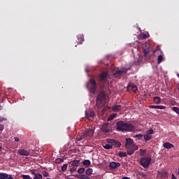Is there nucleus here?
I'll use <instances>...</instances> for the list:
<instances>
[{
  "mask_svg": "<svg viewBox=\"0 0 179 179\" xmlns=\"http://www.w3.org/2000/svg\"><path fill=\"white\" fill-rule=\"evenodd\" d=\"M116 129L119 132H132L135 129V126L123 121H119L116 123Z\"/></svg>",
  "mask_w": 179,
  "mask_h": 179,
  "instance_id": "obj_1",
  "label": "nucleus"
},
{
  "mask_svg": "<svg viewBox=\"0 0 179 179\" xmlns=\"http://www.w3.org/2000/svg\"><path fill=\"white\" fill-rule=\"evenodd\" d=\"M134 138H138V139H142L143 138V135L138 134L134 136Z\"/></svg>",
  "mask_w": 179,
  "mask_h": 179,
  "instance_id": "obj_41",
  "label": "nucleus"
},
{
  "mask_svg": "<svg viewBox=\"0 0 179 179\" xmlns=\"http://www.w3.org/2000/svg\"><path fill=\"white\" fill-rule=\"evenodd\" d=\"M85 174L87 176H92L93 174V169L92 168H89L86 170Z\"/></svg>",
  "mask_w": 179,
  "mask_h": 179,
  "instance_id": "obj_26",
  "label": "nucleus"
},
{
  "mask_svg": "<svg viewBox=\"0 0 179 179\" xmlns=\"http://www.w3.org/2000/svg\"><path fill=\"white\" fill-rule=\"evenodd\" d=\"M112 110L113 111H115L116 113H118V111H121V106L120 105H115L112 107Z\"/></svg>",
  "mask_w": 179,
  "mask_h": 179,
  "instance_id": "obj_20",
  "label": "nucleus"
},
{
  "mask_svg": "<svg viewBox=\"0 0 179 179\" xmlns=\"http://www.w3.org/2000/svg\"><path fill=\"white\" fill-rule=\"evenodd\" d=\"M47 179H51V178H48Z\"/></svg>",
  "mask_w": 179,
  "mask_h": 179,
  "instance_id": "obj_54",
  "label": "nucleus"
},
{
  "mask_svg": "<svg viewBox=\"0 0 179 179\" xmlns=\"http://www.w3.org/2000/svg\"><path fill=\"white\" fill-rule=\"evenodd\" d=\"M103 147L104 148V149H113V145H110V144H106L105 145H103Z\"/></svg>",
  "mask_w": 179,
  "mask_h": 179,
  "instance_id": "obj_36",
  "label": "nucleus"
},
{
  "mask_svg": "<svg viewBox=\"0 0 179 179\" xmlns=\"http://www.w3.org/2000/svg\"><path fill=\"white\" fill-rule=\"evenodd\" d=\"M71 166L74 167H79V166H80V161L77 159H73L71 162Z\"/></svg>",
  "mask_w": 179,
  "mask_h": 179,
  "instance_id": "obj_15",
  "label": "nucleus"
},
{
  "mask_svg": "<svg viewBox=\"0 0 179 179\" xmlns=\"http://www.w3.org/2000/svg\"><path fill=\"white\" fill-rule=\"evenodd\" d=\"M76 177H77V178H80V179H90V177H89L86 175H76Z\"/></svg>",
  "mask_w": 179,
  "mask_h": 179,
  "instance_id": "obj_23",
  "label": "nucleus"
},
{
  "mask_svg": "<svg viewBox=\"0 0 179 179\" xmlns=\"http://www.w3.org/2000/svg\"><path fill=\"white\" fill-rule=\"evenodd\" d=\"M163 146H164V148H165V149H171V148H174V145H173L169 142L164 143L163 144Z\"/></svg>",
  "mask_w": 179,
  "mask_h": 179,
  "instance_id": "obj_17",
  "label": "nucleus"
},
{
  "mask_svg": "<svg viewBox=\"0 0 179 179\" xmlns=\"http://www.w3.org/2000/svg\"><path fill=\"white\" fill-rule=\"evenodd\" d=\"M108 143H111L113 146H115L116 148H121V143L115 139H109L108 140Z\"/></svg>",
  "mask_w": 179,
  "mask_h": 179,
  "instance_id": "obj_10",
  "label": "nucleus"
},
{
  "mask_svg": "<svg viewBox=\"0 0 179 179\" xmlns=\"http://www.w3.org/2000/svg\"><path fill=\"white\" fill-rule=\"evenodd\" d=\"M101 80H106L107 79L108 74L106 72H102L99 75Z\"/></svg>",
  "mask_w": 179,
  "mask_h": 179,
  "instance_id": "obj_16",
  "label": "nucleus"
},
{
  "mask_svg": "<svg viewBox=\"0 0 179 179\" xmlns=\"http://www.w3.org/2000/svg\"><path fill=\"white\" fill-rule=\"evenodd\" d=\"M173 111L176 113V114H178L179 115V108L178 107H173L172 108Z\"/></svg>",
  "mask_w": 179,
  "mask_h": 179,
  "instance_id": "obj_38",
  "label": "nucleus"
},
{
  "mask_svg": "<svg viewBox=\"0 0 179 179\" xmlns=\"http://www.w3.org/2000/svg\"><path fill=\"white\" fill-rule=\"evenodd\" d=\"M149 35L145 34V33H141L139 35V39L140 40H145V38H148Z\"/></svg>",
  "mask_w": 179,
  "mask_h": 179,
  "instance_id": "obj_21",
  "label": "nucleus"
},
{
  "mask_svg": "<svg viewBox=\"0 0 179 179\" xmlns=\"http://www.w3.org/2000/svg\"><path fill=\"white\" fill-rule=\"evenodd\" d=\"M21 177L23 179H32L29 175H22Z\"/></svg>",
  "mask_w": 179,
  "mask_h": 179,
  "instance_id": "obj_39",
  "label": "nucleus"
},
{
  "mask_svg": "<svg viewBox=\"0 0 179 179\" xmlns=\"http://www.w3.org/2000/svg\"><path fill=\"white\" fill-rule=\"evenodd\" d=\"M152 134H153V129H150L149 130H148L147 134L152 135Z\"/></svg>",
  "mask_w": 179,
  "mask_h": 179,
  "instance_id": "obj_45",
  "label": "nucleus"
},
{
  "mask_svg": "<svg viewBox=\"0 0 179 179\" xmlns=\"http://www.w3.org/2000/svg\"><path fill=\"white\" fill-rule=\"evenodd\" d=\"M138 91V87L136 86V85L132 83H129L127 85V92H129V93H136V92Z\"/></svg>",
  "mask_w": 179,
  "mask_h": 179,
  "instance_id": "obj_6",
  "label": "nucleus"
},
{
  "mask_svg": "<svg viewBox=\"0 0 179 179\" xmlns=\"http://www.w3.org/2000/svg\"><path fill=\"white\" fill-rule=\"evenodd\" d=\"M143 138H144L145 141H150V139H152V136H150V134H145V135H143Z\"/></svg>",
  "mask_w": 179,
  "mask_h": 179,
  "instance_id": "obj_28",
  "label": "nucleus"
},
{
  "mask_svg": "<svg viewBox=\"0 0 179 179\" xmlns=\"http://www.w3.org/2000/svg\"><path fill=\"white\" fill-rule=\"evenodd\" d=\"M150 45L148 43H145L143 45V54L145 57H148L149 51H150Z\"/></svg>",
  "mask_w": 179,
  "mask_h": 179,
  "instance_id": "obj_8",
  "label": "nucleus"
},
{
  "mask_svg": "<svg viewBox=\"0 0 179 179\" xmlns=\"http://www.w3.org/2000/svg\"><path fill=\"white\" fill-rule=\"evenodd\" d=\"M153 101L155 104H160L162 103V99H160V96H155L153 98Z\"/></svg>",
  "mask_w": 179,
  "mask_h": 179,
  "instance_id": "obj_18",
  "label": "nucleus"
},
{
  "mask_svg": "<svg viewBox=\"0 0 179 179\" xmlns=\"http://www.w3.org/2000/svg\"><path fill=\"white\" fill-rule=\"evenodd\" d=\"M77 38H78V43H80V44H82L83 43V41H84L83 35H78Z\"/></svg>",
  "mask_w": 179,
  "mask_h": 179,
  "instance_id": "obj_25",
  "label": "nucleus"
},
{
  "mask_svg": "<svg viewBox=\"0 0 179 179\" xmlns=\"http://www.w3.org/2000/svg\"><path fill=\"white\" fill-rule=\"evenodd\" d=\"M118 156H120V157H127V152L120 151L118 153Z\"/></svg>",
  "mask_w": 179,
  "mask_h": 179,
  "instance_id": "obj_30",
  "label": "nucleus"
},
{
  "mask_svg": "<svg viewBox=\"0 0 179 179\" xmlns=\"http://www.w3.org/2000/svg\"><path fill=\"white\" fill-rule=\"evenodd\" d=\"M83 139H86L85 138V136H83V134L76 138L78 142H80V141H83Z\"/></svg>",
  "mask_w": 179,
  "mask_h": 179,
  "instance_id": "obj_35",
  "label": "nucleus"
},
{
  "mask_svg": "<svg viewBox=\"0 0 179 179\" xmlns=\"http://www.w3.org/2000/svg\"><path fill=\"white\" fill-rule=\"evenodd\" d=\"M43 177H48L50 176V173H48V172H45V171H43L42 173Z\"/></svg>",
  "mask_w": 179,
  "mask_h": 179,
  "instance_id": "obj_46",
  "label": "nucleus"
},
{
  "mask_svg": "<svg viewBox=\"0 0 179 179\" xmlns=\"http://www.w3.org/2000/svg\"><path fill=\"white\" fill-rule=\"evenodd\" d=\"M101 130L103 131V132H106V134H108V132H110V125L108 124V123H106L103 124Z\"/></svg>",
  "mask_w": 179,
  "mask_h": 179,
  "instance_id": "obj_14",
  "label": "nucleus"
},
{
  "mask_svg": "<svg viewBox=\"0 0 179 179\" xmlns=\"http://www.w3.org/2000/svg\"><path fill=\"white\" fill-rule=\"evenodd\" d=\"M124 146L127 149V155H134L135 151L139 149L138 145L134 143V140L132 138H126Z\"/></svg>",
  "mask_w": 179,
  "mask_h": 179,
  "instance_id": "obj_2",
  "label": "nucleus"
},
{
  "mask_svg": "<svg viewBox=\"0 0 179 179\" xmlns=\"http://www.w3.org/2000/svg\"><path fill=\"white\" fill-rule=\"evenodd\" d=\"M29 172L31 173V174H33L34 176H36V174H38V173H36V170L34 169H31Z\"/></svg>",
  "mask_w": 179,
  "mask_h": 179,
  "instance_id": "obj_43",
  "label": "nucleus"
},
{
  "mask_svg": "<svg viewBox=\"0 0 179 179\" xmlns=\"http://www.w3.org/2000/svg\"><path fill=\"white\" fill-rule=\"evenodd\" d=\"M83 135L85 139L92 138V135H94V131L92 129H88L83 131Z\"/></svg>",
  "mask_w": 179,
  "mask_h": 179,
  "instance_id": "obj_7",
  "label": "nucleus"
},
{
  "mask_svg": "<svg viewBox=\"0 0 179 179\" xmlns=\"http://www.w3.org/2000/svg\"><path fill=\"white\" fill-rule=\"evenodd\" d=\"M70 171L71 173H73V171H76V166H71V168L70 169Z\"/></svg>",
  "mask_w": 179,
  "mask_h": 179,
  "instance_id": "obj_42",
  "label": "nucleus"
},
{
  "mask_svg": "<svg viewBox=\"0 0 179 179\" xmlns=\"http://www.w3.org/2000/svg\"><path fill=\"white\" fill-rule=\"evenodd\" d=\"M117 117V114H111L108 118V121H111L113 120L114 118H115Z\"/></svg>",
  "mask_w": 179,
  "mask_h": 179,
  "instance_id": "obj_29",
  "label": "nucleus"
},
{
  "mask_svg": "<svg viewBox=\"0 0 179 179\" xmlns=\"http://www.w3.org/2000/svg\"><path fill=\"white\" fill-rule=\"evenodd\" d=\"M171 179H177V177L174 174H171Z\"/></svg>",
  "mask_w": 179,
  "mask_h": 179,
  "instance_id": "obj_49",
  "label": "nucleus"
},
{
  "mask_svg": "<svg viewBox=\"0 0 179 179\" xmlns=\"http://www.w3.org/2000/svg\"><path fill=\"white\" fill-rule=\"evenodd\" d=\"M2 150V147L0 146V152Z\"/></svg>",
  "mask_w": 179,
  "mask_h": 179,
  "instance_id": "obj_51",
  "label": "nucleus"
},
{
  "mask_svg": "<svg viewBox=\"0 0 179 179\" xmlns=\"http://www.w3.org/2000/svg\"><path fill=\"white\" fill-rule=\"evenodd\" d=\"M168 177H169V173H167V171H163L162 172H161V178L166 179Z\"/></svg>",
  "mask_w": 179,
  "mask_h": 179,
  "instance_id": "obj_22",
  "label": "nucleus"
},
{
  "mask_svg": "<svg viewBox=\"0 0 179 179\" xmlns=\"http://www.w3.org/2000/svg\"><path fill=\"white\" fill-rule=\"evenodd\" d=\"M162 62H163V55H160L158 56L157 63L162 64Z\"/></svg>",
  "mask_w": 179,
  "mask_h": 179,
  "instance_id": "obj_33",
  "label": "nucleus"
},
{
  "mask_svg": "<svg viewBox=\"0 0 179 179\" xmlns=\"http://www.w3.org/2000/svg\"><path fill=\"white\" fill-rule=\"evenodd\" d=\"M3 121H8V119L6 117H0V123L3 122Z\"/></svg>",
  "mask_w": 179,
  "mask_h": 179,
  "instance_id": "obj_44",
  "label": "nucleus"
},
{
  "mask_svg": "<svg viewBox=\"0 0 179 179\" xmlns=\"http://www.w3.org/2000/svg\"><path fill=\"white\" fill-rule=\"evenodd\" d=\"M78 174H83L85 173V168H80L78 169Z\"/></svg>",
  "mask_w": 179,
  "mask_h": 179,
  "instance_id": "obj_37",
  "label": "nucleus"
},
{
  "mask_svg": "<svg viewBox=\"0 0 179 179\" xmlns=\"http://www.w3.org/2000/svg\"><path fill=\"white\" fill-rule=\"evenodd\" d=\"M5 129V126L3 124H0V131H3Z\"/></svg>",
  "mask_w": 179,
  "mask_h": 179,
  "instance_id": "obj_47",
  "label": "nucleus"
},
{
  "mask_svg": "<svg viewBox=\"0 0 179 179\" xmlns=\"http://www.w3.org/2000/svg\"><path fill=\"white\" fill-rule=\"evenodd\" d=\"M9 177V175L8 173H0V179H6Z\"/></svg>",
  "mask_w": 179,
  "mask_h": 179,
  "instance_id": "obj_27",
  "label": "nucleus"
},
{
  "mask_svg": "<svg viewBox=\"0 0 179 179\" xmlns=\"http://www.w3.org/2000/svg\"><path fill=\"white\" fill-rule=\"evenodd\" d=\"M15 142H20V138H19V137H15L14 138Z\"/></svg>",
  "mask_w": 179,
  "mask_h": 179,
  "instance_id": "obj_48",
  "label": "nucleus"
},
{
  "mask_svg": "<svg viewBox=\"0 0 179 179\" xmlns=\"http://www.w3.org/2000/svg\"><path fill=\"white\" fill-rule=\"evenodd\" d=\"M83 166H85L86 167H89V166H90V164H91L90 160L85 159L83 162Z\"/></svg>",
  "mask_w": 179,
  "mask_h": 179,
  "instance_id": "obj_24",
  "label": "nucleus"
},
{
  "mask_svg": "<svg viewBox=\"0 0 179 179\" xmlns=\"http://www.w3.org/2000/svg\"><path fill=\"white\" fill-rule=\"evenodd\" d=\"M96 107L99 110L102 107H104V104H106V94L104 92H101L96 98Z\"/></svg>",
  "mask_w": 179,
  "mask_h": 179,
  "instance_id": "obj_3",
  "label": "nucleus"
},
{
  "mask_svg": "<svg viewBox=\"0 0 179 179\" xmlns=\"http://www.w3.org/2000/svg\"><path fill=\"white\" fill-rule=\"evenodd\" d=\"M62 162H64V159L62 158H57L55 159V163L57 164H60V163H62Z\"/></svg>",
  "mask_w": 179,
  "mask_h": 179,
  "instance_id": "obj_31",
  "label": "nucleus"
},
{
  "mask_svg": "<svg viewBox=\"0 0 179 179\" xmlns=\"http://www.w3.org/2000/svg\"><path fill=\"white\" fill-rule=\"evenodd\" d=\"M33 179H43V175H41V173H38L34 176Z\"/></svg>",
  "mask_w": 179,
  "mask_h": 179,
  "instance_id": "obj_32",
  "label": "nucleus"
},
{
  "mask_svg": "<svg viewBox=\"0 0 179 179\" xmlns=\"http://www.w3.org/2000/svg\"><path fill=\"white\" fill-rule=\"evenodd\" d=\"M67 169H68V164H64L62 166V171H66Z\"/></svg>",
  "mask_w": 179,
  "mask_h": 179,
  "instance_id": "obj_40",
  "label": "nucleus"
},
{
  "mask_svg": "<svg viewBox=\"0 0 179 179\" xmlns=\"http://www.w3.org/2000/svg\"><path fill=\"white\" fill-rule=\"evenodd\" d=\"M178 78H179V73L177 74Z\"/></svg>",
  "mask_w": 179,
  "mask_h": 179,
  "instance_id": "obj_52",
  "label": "nucleus"
},
{
  "mask_svg": "<svg viewBox=\"0 0 179 179\" xmlns=\"http://www.w3.org/2000/svg\"><path fill=\"white\" fill-rule=\"evenodd\" d=\"M152 162V158L149 157H144L140 159V164L145 169L150 164V162Z\"/></svg>",
  "mask_w": 179,
  "mask_h": 179,
  "instance_id": "obj_4",
  "label": "nucleus"
},
{
  "mask_svg": "<svg viewBox=\"0 0 179 179\" xmlns=\"http://www.w3.org/2000/svg\"><path fill=\"white\" fill-rule=\"evenodd\" d=\"M121 166V164L119 162H111L109 164V167L110 170H115V169H118Z\"/></svg>",
  "mask_w": 179,
  "mask_h": 179,
  "instance_id": "obj_11",
  "label": "nucleus"
},
{
  "mask_svg": "<svg viewBox=\"0 0 179 179\" xmlns=\"http://www.w3.org/2000/svg\"><path fill=\"white\" fill-rule=\"evenodd\" d=\"M85 115L87 120H89L90 121H93L95 114L93 110H87L85 111Z\"/></svg>",
  "mask_w": 179,
  "mask_h": 179,
  "instance_id": "obj_9",
  "label": "nucleus"
},
{
  "mask_svg": "<svg viewBox=\"0 0 179 179\" xmlns=\"http://www.w3.org/2000/svg\"><path fill=\"white\" fill-rule=\"evenodd\" d=\"M150 108H155L157 110H164L166 108V106H150Z\"/></svg>",
  "mask_w": 179,
  "mask_h": 179,
  "instance_id": "obj_19",
  "label": "nucleus"
},
{
  "mask_svg": "<svg viewBox=\"0 0 179 179\" xmlns=\"http://www.w3.org/2000/svg\"><path fill=\"white\" fill-rule=\"evenodd\" d=\"M153 52H156V50H155L153 51Z\"/></svg>",
  "mask_w": 179,
  "mask_h": 179,
  "instance_id": "obj_53",
  "label": "nucleus"
},
{
  "mask_svg": "<svg viewBox=\"0 0 179 179\" xmlns=\"http://www.w3.org/2000/svg\"><path fill=\"white\" fill-rule=\"evenodd\" d=\"M128 72V69H122L121 70L117 71L114 75L115 76H121L122 73H127Z\"/></svg>",
  "mask_w": 179,
  "mask_h": 179,
  "instance_id": "obj_13",
  "label": "nucleus"
},
{
  "mask_svg": "<svg viewBox=\"0 0 179 179\" xmlns=\"http://www.w3.org/2000/svg\"><path fill=\"white\" fill-rule=\"evenodd\" d=\"M6 179H14L12 175L8 176Z\"/></svg>",
  "mask_w": 179,
  "mask_h": 179,
  "instance_id": "obj_50",
  "label": "nucleus"
},
{
  "mask_svg": "<svg viewBox=\"0 0 179 179\" xmlns=\"http://www.w3.org/2000/svg\"><path fill=\"white\" fill-rule=\"evenodd\" d=\"M18 153L21 156H30V151L24 150V149H20L18 150Z\"/></svg>",
  "mask_w": 179,
  "mask_h": 179,
  "instance_id": "obj_12",
  "label": "nucleus"
},
{
  "mask_svg": "<svg viewBox=\"0 0 179 179\" xmlns=\"http://www.w3.org/2000/svg\"><path fill=\"white\" fill-rule=\"evenodd\" d=\"M147 152L148 151L146 150L140 149V156H145Z\"/></svg>",
  "mask_w": 179,
  "mask_h": 179,
  "instance_id": "obj_34",
  "label": "nucleus"
},
{
  "mask_svg": "<svg viewBox=\"0 0 179 179\" xmlns=\"http://www.w3.org/2000/svg\"><path fill=\"white\" fill-rule=\"evenodd\" d=\"M89 83L90 85V92L93 94L96 93V91L97 90V83H96V80L91 78Z\"/></svg>",
  "mask_w": 179,
  "mask_h": 179,
  "instance_id": "obj_5",
  "label": "nucleus"
}]
</instances>
